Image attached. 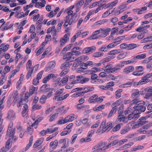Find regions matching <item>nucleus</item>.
Instances as JSON below:
<instances>
[{
  "instance_id": "c756f323",
  "label": "nucleus",
  "mask_w": 152,
  "mask_h": 152,
  "mask_svg": "<svg viewBox=\"0 0 152 152\" xmlns=\"http://www.w3.org/2000/svg\"><path fill=\"white\" fill-rule=\"evenodd\" d=\"M113 127L112 123L111 122H108L107 124L105 125L104 129H105L106 130L107 129H109L108 130V131L112 128Z\"/></svg>"
},
{
  "instance_id": "6ab92c4d",
  "label": "nucleus",
  "mask_w": 152,
  "mask_h": 152,
  "mask_svg": "<svg viewBox=\"0 0 152 152\" xmlns=\"http://www.w3.org/2000/svg\"><path fill=\"white\" fill-rule=\"evenodd\" d=\"M134 69V67L133 66H128L124 69V72L128 74L132 72Z\"/></svg>"
},
{
  "instance_id": "58836bf2",
  "label": "nucleus",
  "mask_w": 152,
  "mask_h": 152,
  "mask_svg": "<svg viewBox=\"0 0 152 152\" xmlns=\"http://www.w3.org/2000/svg\"><path fill=\"white\" fill-rule=\"evenodd\" d=\"M47 99V97L45 95H43L39 99V101L42 104H44L46 100Z\"/></svg>"
},
{
  "instance_id": "9d476101",
  "label": "nucleus",
  "mask_w": 152,
  "mask_h": 152,
  "mask_svg": "<svg viewBox=\"0 0 152 152\" xmlns=\"http://www.w3.org/2000/svg\"><path fill=\"white\" fill-rule=\"evenodd\" d=\"M56 64L55 62L54 61L49 62L45 67V71L48 72L50 70L55 67Z\"/></svg>"
},
{
  "instance_id": "423d86ee",
  "label": "nucleus",
  "mask_w": 152,
  "mask_h": 152,
  "mask_svg": "<svg viewBox=\"0 0 152 152\" xmlns=\"http://www.w3.org/2000/svg\"><path fill=\"white\" fill-rule=\"evenodd\" d=\"M69 140L67 138L61 139L59 141V144L63 143V145L61 147V148H66L69 146Z\"/></svg>"
},
{
  "instance_id": "bf43d9fd",
  "label": "nucleus",
  "mask_w": 152,
  "mask_h": 152,
  "mask_svg": "<svg viewBox=\"0 0 152 152\" xmlns=\"http://www.w3.org/2000/svg\"><path fill=\"white\" fill-rule=\"evenodd\" d=\"M43 73V71L42 70L39 72L37 75V79L38 80L40 79L42 77V75Z\"/></svg>"
},
{
  "instance_id": "0e129e2a",
  "label": "nucleus",
  "mask_w": 152,
  "mask_h": 152,
  "mask_svg": "<svg viewBox=\"0 0 152 152\" xmlns=\"http://www.w3.org/2000/svg\"><path fill=\"white\" fill-rule=\"evenodd\" d=\"M108 21V20L107 19H103L98 21L97 22H96V23H97V24H98L99 25H101L102 24L104 23H105L106 22Z\"/></svg>"
},
{
  "instance_id": "20e7f679",
  "label": "nucleus",
  "mask_w": 152,
  "mask_h": 152,
  "mask_svg": "<svg viewBox=\"0 0 152 152\" xmlns=\"http://www.w3.org/2000/svg\"><path fill=\"white\" fill-rule=\"evenodd\" d=\"M135 104L134 107H140L142 106H144L145 104V102L143 101H139L138 99H135L132 101V103L130 104L131 107L133 104Z\"/></svg>"
},
{
  "instance_id": "4468645a",
  "label": "nucleus",
  "mask_w": 152,
  "mask_h": 152,
  "mask_svg": "<svg viewBox=\"0 0 152 152\" xmlns=\"http://www.w3.org/2000/svg\"><path fill=\"white\" fill-rule=\"evenodd\" d=\"M118 109L117 105H115L113 107L108 115V118H110L111 117L113 114H114L117 111Z\"/></svg>"
},
{
  "instance_id": "2f4dec72",
  "label": "nucleus",
  "mask_w": 152,
  "mask_h": 152,
  "mask_svg": "<svg viewBox=\"0 0 152 152\" xmlns=\"http://www.w3.org/2000/svg\"><path fill=\"white\" fill-rule=\"evenodd\" d=\"M123 90L122 89L118 90L115 92V94L116 95V98L117 99L119 98L121 95V92L123 91Z\"/></svg>"
},
{
  "instance_id": "bb28decb",
  "label": "nucleus",
  "mask_w": 152,
  "mask_h": 152,
  "mask_svg": "<svg viewBox=\"0 0 152 152\" xmlns=\"http://www.w3.org/2000/svg\"><path fill=\"white\" fill-rule=\"evenodd\" d=\"M94 89V87H91L88 86L85 88L84 87L83 91L84 92V93L85 94V93H86L92 91Z\"/></svg>"
},
{
  "instance_id": "4be33fe9",
  "label": "nucleus",
  "mask_w": 152,
  "mask_h": 152,
  "mask_svg": "<svg viewBox=\"0 0 152 152\" xmlns=\"http://www.w3.org/2000/svg\"><path fill=\"white\" fill-rule=\"evenodd\" d=\"M28 106L27 104H25L23 107L22 111V116L24 117L28 113Z\"/></svg>"
},
{
  "instance_id": "f704fd0d",
  "label": "nucleus",
  "mask_w": 152,
  "mask_h": 152,
  "mask_svg": "<svg viewBox=\"0 0 152 152\" xmlns=\"http://www.w3.org/2000/svg\"><path fill=\"white\" fill-rule=\"evenodd\" d=\"M123 112L124 110L119 111L118 110V118L119 120H121L123 118H124V115H122Z\"/></svg>"
},
{
  "instance_id": "79ce46f5",
  "label": "nucleus",
  "mask_w": 152,
  "mask_h": 152,
  "mask_svg": "<svg viewBox=\"0 0 152 152\" xmlns=\"http://www.w3.org/2000/svg\"><path fill=\"white\" fill-rule=\"evenodd\" d=\"M118 144V140H115L112 141L110 143H109L108 145H109V148L111 147V146L115 145L117 144Z\"/></svg>"
},
{
  "instance_id": "338daca9",
  "label": "nucleus",
  "mask_w": 152,
  "mask_h": 152,
  "mask_svg": "<svg viewBox=\"0 0 152 152\" xmlns=\"http://www.w3.org/2000/svg\"><path fill=\"white\" fill-rule=\"evenodd\" d=\"M43 50L44 48L43 47L40 48L37 51L36 54V56H38L40 54L43 52Z\"/></svg>"
},
{
  "instance_id": "864d4df0",
  "label": "nucleus",
  "mask_w": 152,
  "mask_h": 152,
  "mask_svg": "<svg viewBox=\"0 0 152 152\" xmlns=\"http://www.w3.org/2000/svg\"><path fill=\"white\" fill-rule=\"evenodd\" d=\"M114 58V57L113 56H109L104 58L103 59V61L105 62H108L110 61L111 59H113Z\"/></svg>"
},
{
  "instance_id": "4c0bfd02",
  "label": "nucleus",
  "mask_w": 152,
  "mask_h": 152,
  "mask_svg": "<svg viewBox=\"0 0 152 152\" xmlns=\"http://www.w3.org/2000/svg\"><path fill=\"white\" fill-rule=\"evenodd\" d=\"M137 47L136 44L134 43H132L128 44L127 49L131 50Z\"/></svg>"
},
{
  "instance_id": "1a4fd4ad",
  "label": "nucleus",
  "mask_w": 152,
  "mask_h": 152,
  "mask_svg": "<svg viewBox=\"0 0 152 152\" xmlns=\"http://www.w3.org/2000/svg\"><path fill=\"white\" fill-rule=\"evenodd\" d=\"M96 49V47L92 46L91 47H88L85 48L83 50V53H87L91 52L92 53L94 52Z\"/></svg>"
},
{
  "instance_id": "cd10ccee",
  "label": "nucleus",
  "mask_w": 152,
  "mask_h": 152,
  "mask_svg": "<svg viewBox=\"0 0 152 152\" xmlns=\"http://www.w3.org/2000/svg\"><path fill=\"white\" fill-rule=\"evenodd\" d=\"M57 11V7H56L55 10H54V12H55L54 14V12L53 11H51L50 13L47 14L46 15V16L47 17H50L51 18L55 16L57 14L56 11Z\"/></svg>"
},
{
  "instance_id": "39448f33",
  "label": "nucleus",
  "mask_w": 152,
  "mask_h": 152,
  "mask_svg": "<svg viewBox=\"0 0 152 152\" xmlns=\"http://www.w3.org/2000/svg\"><path fill=\"white\" fill-rule=\"evenodd\" d=\"M70 36V34L68 33L64 35L63 37L60 41V46L62 47L65 45L67 41L69 40V37Z\"/></svg>"
},
{
  "instance_id": "a19ab883",
  "label": "nucleus",
  "mask_w": 152,
  "mask_h": 152,
  "mask_svg": "<svg viewBox=\"0 0 152 152\" xmlns=\"http://www.w3.org/2000/svg\"><path fill=\"white\" fill-rule=\"evenodd\" d=\"M104 104H102L99 106L97 107H94L93 109V110L94 111H100L104 109Z\"/></svg>"
},
{
  "instance_id": "c85d7f7f",
  "label": "nucleus",
  "mask_w": 152,
  "mask_h": 152,
  "mask_svg": "<svg viewBox=\"0 0 152 152\" xmlns=\"http://www.w3.org/2000/svg\"><path fill=\"white\" fill-rule=\"evenodd\" d=\"M64 106H61L58 108V114L61 115L64 113L65 110L64 109Z\"/></svg>"
},
{
  "instance_id": "7c9ffc66",
  "label": "nucleus",
  "mask_w": 152,
  "mask_h": 152,
  "mask_svg": "<svg viewBox=\"0 0 152 152\" xmlns=\"http://www.w3.org/2000/svg\"><path fill=\"white\" fill-rule=\"evenodd\" d=\"M34 69V67H32L30 69L28 70V72L27 73L26 78L27 79H28L31 76V74L33 73Z\"/></svg>"
},
{
  "instance_id": "a211bd4d",
  "label": "nucleus",
  "mask_w": 152,
  "mask_h": 152,
  "mask_svg": "<svg viewBox=\"0 0 152 152\" xmlns=\"http://www.w3.org/2000/svg\"><path fill=\"white\" fill-rule=\"evenodd\" d=\"M124 66V65L122 64H117L113 68L111 69L112 73L114 72H115L118 71L121 69Z\"/></svg>"
},
{
  "instance_id": "9b49d317",
  "label": "nucleus",
  "mask_w": 152,
  "mask_h": 152,
  "mask_svg": "<svg viewBox=\"0 0 152 152\" xmlns=\"http://www.w3.org/2000/svg\"><path fill=\"white\" fill-rule=\"evenodd\" d=\"M67 75L64 77L61 80L59 79L58 80V85L59 86H63L65 84V83L68 80V77Z\"/></svg>"
},
{
  "instance_id": "ddd939ff",
  "label": "nucleus",
  "mask_w": 152,
  "mask_h": 152,
  "mask_svg": "<svg viewBox=\"0 0 152 152\" xmlns=\"http://www.w3.org/2000/svg\"><path fill=\"white\" fill-rule=\"evenodd\" d=\"M69 62H68V61H66V62H64L60 66V69H68V70H69L70 65H72V64H70Z\"/></svg>"
},
{
  "instance_id": "49530a36",
  "label": "nucleus",
  "mask_w": 152,
  "mask_h": 152,
  "mask_svg": "<svg viewBox=\"0 0 152 152\" xmlns=\"http://www.w3.org/2000/svg\"><path fill=\"white\" fill-rule=\"evenodd\" d=\"M120 52V50H113L110 51L108 54L109 55H115L116 53H118Z\"/></svg>"
},
{
  "instance_id": "c9c22d12",
  "label": "nucleus",
  "mask_w": 152,
  "mask_h": 152,
  "mask_svg": "<svg viewBox=\"0 0 152 152\" xmlns=\"http://www.w3.org/2000/svg\"><path fill=\"white\" fill-rule=\"evenodd\" d=\"M140 95V92L138 90H136L135 92L133 93L131 95L132 98H136Z\"/></svg>"
},
{
  "instance_id": "f03ea898",
  "label": "nucleus",
  "mask_w": 152,
  "mask_h": 152,
  "mask_svg": "<svg viewBox=\"0 0 152 152\" xmlns=\"http://www.w3.org/2000/svg\"><path fill=\"white\" fill-rule=\"evenodd\" d=\"M73 53L71 52H67L63 56L64 59H66V61L72 62L75 61V57L73 56Z\"/></svg>"
},
{
  "instance_id": "b1692460",
  "label": "nucleus",
  "mask_w": 152,
  "mask_h": 152,
  "mask_svg": "<svg viewBox=\"0 0 152 152\" xmlns=\"http://www.w3.org/2000/svg\"><path fill=\"white\" fill-rule=\"evenodd\" d=\"M66 121L67 123L69 122L72 121L75 119V117L74 115L71 114L70 115L67 116L65 118Z\"/></svg>"
},
{
  "instance_id": "aec40b11",
  "label": "nucleus",
  "mask_w": 152,
  "mask_h": 152,
  "mask_svg": "<svg viewBox=\"0 0 152 152\" xmlns=\"http://www.w3.org/2000/svg\"><path fill=\"white\" fill-rule=\"evenodd\" d=\"M106 144L107 142H101L98 144V146L99 147H101V148H102V149H103L105 150L109 148V145H107L106 146Z\"/></svg>"
},
{
  "instance_id": "3c124183",
  "label": "nucleus",
  "mask_w": 152,
  "mask_h": 152,
  "mask_svg": "<svg viewBox=\"0 0 152 152\" xmlns=\"http://www.w3.org/2000/svg\"><path fill=\"white\" fill-rule=\"evenodd\" d=\"M77 136V134H75L72 136L71 138V144H73V143L75 142Z\"/></svg>"
},
{
  "instance_id": "c03bdc74",
  "label": "nucleus",
  "mask_w": 152,
  "mask_h": 152,
  "mask_svg": "<svg viewBox=\"0 0 152 152\" xmlns=\"http://www.w3.org/2000/svg\"><path fill=\"white\" fill-rule=\"evenodd\" d=\"M121 128V125L119 124L115 126L112 129V132H115Z\"/></svg>"
},
{
  "instance_id": "0eeeda50",
  "label": "nucleus",
  "mask_w": 152,
  "mask_h": 152,
  "mask_svg": "<svg viewBox=\"0 0 152 152\" xmlns=\"http://www.w3.org/2000/svg\"><path fill=\"white\" fill-rule=\"evenodd\" d=\"M133 108L135 109L134 111V113L140 114L142 112H144L146 110V107L144 106L140 107H134Z\"/></svg>"
},
{
  "instance_id": "de8ad7c7",
  "label": "nucleus",
  "mask_w": 152,
  "mask_h": 152,
  "mask_svg": "<svg viewBox=\"0 0 152 152\" xmlns=\"http://www.w3.org/2000/svg\"><path fill=\"white\" fill-rule=\"evenodd\" d=\"M57 130V128L55 127L53 129H48L46 130L47 133H51Z\"/></svg>"
},
{
  "instance_id": "a878e982",
  "label": "nucleus",
  "mask_w": 152,
  "mask_h": 152,
  "mask_svg": "<svg viewBox=\"0 0 152 152\" xmlns=\"http://www.w3.org/2000/svg\"><path fill=\"white\" fill-rule=\"evenodd\" d=\"M50 145L51 147V148L52 150L56 148L57 147V140H55L54 142H50Z\"/></svg>"
},
{
  "instance_id": "774afa93",
  "label": "nucleus",
  "mask_w": 152,
  "mask_h": 152,
  "mask_svg": "<svg viewBox=\"0 0 152 152\" xmlns=\"http://www.w3.org/2000/svg\"><path fill=\"white\" fill-rule=\"evenodd\" d=\"M114 85V82L113 81H111L107 83L106 85V87L108 89L111 86H113Z\"/></svg>"
},
{
  "instance_id": "e433bc0d",
  "label": "nucleus",
  "mask_w": 152,
  "mask_h": 152,
  "mask_svg": "<svg viewBox=\"0 0 152 152\" xmlns=\"http://www.w3.org/2000/svg\"><path fill=\"white\" fill-rule=\"evenodd\" d=\"M51 32V33L53 37V41L54 43L55 44H56V30H55L54 31H52Z\"/></svg>"
},
{
  "instance_id": "2eb2a0df",
  "label": "nucleus",
  "mask_w": 152,
  "mask_h": 152,
  "mask_svg": "<svg viewBox=\"0 0 152 152\" xmlns=\"http://www.w3.org/2000/svg\"><path fill=\"white\" fill-rule=\"evenodd\" d=\"M44 140V138H42L37 140L33 145V148H35L41 145Z\"/></svg>"
},
{
  "instance_id": "5701e85b",
  "label": "nucleus",
  "mask_w": 152,
  "mask_h": 152,
  "mask_svg": "<svg viewBox=\"0 0 152 152\" xmlns=\"http://www.w3.org/2000/svg\"><path fill=\"white\" fill-rule=\"evenodd\" d=\"M15 116V113L12 110H9L7 113V118L9 119H12Z\"/></svg>"
},
{
  "instance_id": "4d7b16f0",
  "label": "nucleus",
  "mask_w": 152,
  "mask_h": 152,
  "mask_svg": "<svg viewBox=\"0 0 152 152\" xmlns=\"http://www.w3.org/2000/svg\"><path fill=\"white\" fill-rule=\"evenodd\" d=\"M36 88L33 86H32V87L29 89V94L30 95H32L34 93L35 90H36Z\"/></svg>"
},
{
  "instance_id": "a18cd8bd",
  "label": "nucleus",
  "mask_w": 152,
  "mask_h": 152,
  "mask_svg": "<svg viewBox=\"0 0 152 152\" xmlns=\"http://www.w3.org/2000/svg\"><path fill=\"white\" fill-rule=\"evenodd\" d=\"M146 54L143 53L139 55H138L134 57L135 58V59H142L145 58L146 57Z\"/></svg>"
},
{
  "instance_id": "f8f14e48",
  "label": "nucleus",
  "mask_w": 152,
  "mask_h": 152,
  "mask_svg": "<svg viewBox=\"0 0 152 152\" xmlns=\"http://www.w3.org/2000/svg\"><path fill=\"white\" fill-rule=\"evenodd\" d=\"M55 77L56 78V76L55 77V75L53 74H49L47 76L45 77L42 80V82L43 83H46L51 78H54Z\"/></svg>"
},
{
  "instance_id": "13d9d810",
  "label": "nucleus",
  "mask_w": 152,
  "mask_h": 152,
  "mask_svg": "<svg viewBox=\"0 0 152 152\" xmlns=\"http://www.w3.org/2000/svg\"><path fill=\"white\" fill-rule=\"evenodd\" d=\"M42 106L39 105L34 104L32 107V108L34 110L40 109Z\"/></svg>"
},
{
  "instance_id": "09e8293b",
  "label": "nucleus",
  "mask_w": 152,
  "mask_h": 152,
  "mask_svg": "<svg viewBox=\"0 0 152 152\" xmlns=\"http://www.w3.org/2000/svg\"><path fill=\"white\" fill-rule=\"evenodd\" d=\"M84 3V0H81L79 1L76 4V7H81L83 4Z\"/></svg>"
},
{
  "instance_id": "e2e57ef3",
  "label": "nucleus",
  "mask_w": 152,
  "mask_h": 152,
  "mask_svg": "<svg viewBox=\"0 0 152 152\" xmlns=\"http://www.w3.org/2000/svg\"><path fill=\"white\" fill-rule=\"evenodd\" d=\"M43 119L42 117H39L38 119L36 120L35 122L33 123V124H35L36 125H37L39 122H40Z\"/></svg>"
},
{
  "instance_id": "412c9836",
  "label": "nucleus",
  "mask_w": 152,
  "mask_h": 152,
  "mask_svg": "<svg viewBox=\"0 0 152 152\" xmlns=\"http://www.w3.org/2000/svg\"><path fill=\"white\" fill-rule=\"evenodd\" d=\"M98 97L97 95L95 94L91 96L88 100V102L90 103H94L96 102V99Z\"/></svg>"
},
{
  "instance_id": "052dcab7",
  "label": "nucleus",
  "mask_w": 152,
  "mask_h": 152,
  "mask_svg": "<svg viewBox=\"0 0 152 152\" xmlns=\"http://www.w3.org/2000/svg\"><path fill=\"white\" fill-rule=\"evenodd\" d=\"M122 102V100L121 99H120L119 100H117L115 102H114L112 104V106H115V104H117L116 105H119Z\"/></svg>"
},
{
  "instance_id": "f257e3e1",
  "label": "nucleus",
  "mask_w": 152,
  "mask_h": 152,
  "mask_svg": "<svg viewBox=\"0 0 152 152\" xmlns=\"http://www.w3.org/2000/svg\"><path fill=\"white\" fill-rule=\"evenodd\" d=\"M13 124L12 122L10 123L9 125L8 129L7 132V135L9 137L6 143L5 147L10 149L11 147V145H10V140L13 136L15 132V129L13 128L12 127Z\"/></svg>"
},
{
  "instance_id": "f3484780",
  "label": "nucleus",
  "mask_w": 152,
  "mask_h": 152,
  "mask_svg": "<svg viewBox=\"0 0 152 152\" xmlns=\"http://www.w3.org/2000/svg\"><path fill=\"white\" fill-rule=\"evenodd\" d=\"M101 33H102V36L105 37L109 34V32L111 31V29L110 28H107L105 30L103 29L102 28H101Z\"/></svg>"
},
{
  "instance_id": "69168bd1",
  "label": "nucleus",
  "mask_w": 152,
  "mask_h": 152,
  "mask_svg": "<svg viewBox=\"0 0 152 152\" xmlns=\"http://www.w3.org/2000/svg\"><path fill=\"white\" fill-rule=\"evenodd\" d=\"M71 131H68V130H65L62 131L60 134V135L61 136L65 135L67 134H69Z\"/></svg>"
},
{
  "instance_id": "dca6fc26",
  "label": "nucleus",
  "mask_w": 152,
  "mask_h": 152,
  "mask_svg": "<svg viewBox=\"0 0 152 152\" xmlns=\"http://www.w3.org/2000/svg\"><path fill=\"white\" fill-rule=\"evenodd\" d=\"M137 60L134 57L132 59L127 61H124L121 62V64H133L136 63Z\"/></svg>"
},
{
  "instance_id": "5fc2aeb1",
  "label": "nucleus",
  "mask_w": 152,
  "mask_h": 152,
  "mask_svg": "<svg viewBox=\"0 0 152 152\" xmlns=\"http://www.w3.org/2000/svg\"><path fill=\"white\" fill-rule=\"evenodd\" d=\"M106 123V122L105 121H103L100 126V128H101L102 129V132H104L105 131H106V130L104 129V127L105 126Z\"/></svg>"
},
{
  "instance_id": "ea45409f",
  "label": "nucleus",
  "mask_w": 152,
  "mask_h": 152,
  "mask_svg": "<svg viewBox=\"0 0 152 152\" xmlns=\"http://www.w3.org/2000/svg\"><path fill=\"white\" fill-rule=\"evenodd\" d=\"M147 122V121H146L139 120V121L136 122L135 125L139 126H141L145 124Z\"/></svg>"
},
{
  "instance_id": "6e6d98bb",
  "label": "nucleus",
  "mask_w": 152,
  "mask_h": 152,
  "mask_svg": "<svg viewBox=\"0 0 152 152\" xmlns=\"http://www.w3.org/2000/svg\"><path fill=\"white\" fill-rule=\"evenodd\" d=\"M126 56V55L124 54V53H123L119 54L117 58L118 59L120 60L124 58Z\"/></svg>"
},
{
  "instance_id": "603ef678",
  "label": "nucleus",
  "mask_w": 152,
  "mask_h": 152,
  "mask_svg": "<svg viewBox=\"0 0 152 152\" xmlns=\"http://www.w3.org/2000/svg\"><path fill=\"white\" fill-rule=\"evenodd\" d=\"M125 37L124 36L118 37L115 38L114 40L118 41V42H121L122 40H123L125 38Z\"/></svg>"
},
{
  "instance_id": "6e6552de",
  "label": "nucleus",
  "mask_w": 152,
  "mask_h": 152,
  "mask_svg": "<svg viewBox=\"0 0 152 152\" xmlns=\"http://www.w3.org/2000/svg\"><path fill=\"white\" fill-rule=\"evenodd\" d=\"M76 78L77 79L76 80L80 81V82L81 84H83L86 83L89 80V78L85 77L81 75L77 76Z\"/></svg>"
},
{
  "instance_id": "7ed1b4c3",
  "label": "nucleus",
  "mask_w": 152,
  "mask_h": 152,
  "mask_svg": "<svg viewBox=\"0 0 152 152\" xmlns=\"http://www.w3.org/2000/svg\"><path fill=\"white\" fill-rule=\"evenodd\" d=\"M64 89V88H61L58 91V101H62L68 97L69 94L63 95V94H62L63 92Z\"/></svg>"
},
{
  "instance_id": "473e14b6",
  "label": "nucleus",
  "mask_w": 152,
  "mask_h": 152,
  "mask_svg": "<svg viewBox=\"0 0 152 152\" xmlns=\"http://www.w3.org/2000/svg\"><path fill=\"white\" fill-rule=\"evenodd\" d=\"M33 140V137L31 136L29 140V143L27 145L25 149L26 150H27L28 149L30 148V147L31 146L32 144V143Z\"/></svg>"
},
{
  "instance_id": "37998d69",
  "label": "nucleus",
  "mask_w": 152,
  "mask_h": 152,
  "mask_svg": "<svg viewBox=\"0 0 152 152\" xmlns=\"http://www.w3.org/2000/svg\"><path fill=\"white\" fill-rule=\"evenodd\" d=\"M63 69L59 75L61 76H62L65 75L69 71V70H68V69Z\"/></svg>"
},
{
  "instance_id": "8fccbe9b",
  "label": "nucleus",
  "mask_w": 152,
  "mask_h": 152,
  "mask_svg": "<svg viewBox=\"0 0 152 152\" xmlns=\"http://www.w3.org/2000/svg\"><path fill=\"white\" fill-rule=\"evenodd\" d=\"M32 66V61L31 60H29L26 64V69L27 70H28V69H30L31 67Z\"/></svg>"
},
{
  "instance_id": "393cba45",
  "label": "nucleus",
  "mask_w": 152,
  "mask_h": 152,
  "mask_svg": "<svg viewBox=\"0 0 152 152\" xmlns=\"http://www.w3.org/2000/svg\"><path fill=\"white\" fill-rule=\"evenodd\" d=\"M132 82H128L127 83L122 84L119 87L122 88H127L130 87L132 86Z\"/></svg>"
},
{
  "instance_id": "72a5a7b5",
  "label": "nucleus",
  "mask_w": 152,
  "mask_h": 152,
  "mask_svg": "<svg viewBox=\"0 0 152 152\" xmlns=\"http://www.w3.org/2000/svg\"><path fill=\"white\" fill-rule=\"evenodd\" d=\"M104 53L100 52H97L94 53L93 54V56L94 57H99L103 56Z\"/></svg>"
},
{
  "instance_id": "680f3d73",
  "label": "nucleus",
  "mask_w": 152,
  "mask_h": 152,
  "mask_svg": "<svg viewBox=\"0 0 152 152\" xmlns=\"http://www.w3.org/2000/svg\"><path fill=\"white\" fill-rule=\"evenodd\" d=\"M110 11V10H108V11H106V12H104L102 15V18H105L107 16H108L109 15H110L111 13H112L113 11H114V10H113L110 13H109V14H108V12H109V11Z\"/></svg>"
}]
</instances>
